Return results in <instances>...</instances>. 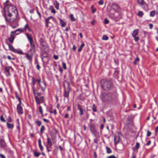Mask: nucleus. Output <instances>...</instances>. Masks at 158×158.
<instances>
[{"label":"nucleus","mask_w":158,"mask_h":158,"mask_svg":"<svg viewBox=\"0 0 158 158\" xmlns=\"http://www.w3.org/2000/svg\"><path fill=\"white\" fill-rule=\"evenodd\" d=\"M91 9L92 10V12L93 13H94L96 12V8H94V6H91Z\"/></svg>","instance_id":"obj_35"},{"label":"nucleus","mask_w":158,"mask_h":158,"mask_svg":"<svg viewBox=\"0 0 158 158\" xmlns=\"http://www.w3.org/2000/svg\"><path fill=\"white\" fill-rule=\"evenodd\" d=\"M9 5H10L9 4V1L8 0H7L5 2L3 3V5L5 8V6H8Z\"/></svg>","instance_id":"obj_39"},{"label":"nucleus","mask_w":158,"mask_h":158,"mask_svg":"<svg viewBox=\"0 0 158 158\" xmlns=\"http://www.w3.org/2000/svg\"><path fill=\"white\" fill-rule=\"evenodd\" d=\"M38 126H40L41 124V122L40 121H37L36 122Z\"/></svg>","instance_id":"obj_48"},{"label":"nucleus","mask_w":158,"mask_h":158,"mask_svg":"<svg viewBox=\"0 0 158 158\" xmlns=\"http://www.w3.org/2000/svg\"><path fill=\"white\" fill-rule=\"evenodd\" d=\"M11 12H7L6 11V14H5L6 15H7L10 17H12V15L11 13Z\"/></svg>","instance_id":"obj_45"},{"label":"nucleus","mask_w":158,"mask_h":158,"mask_svg":"<svg viewBox=\"0 0 158 158\" xmlns=\"http://www.w3.org/2000/svg\"><path fill=\"white\" fill-rule=\"evenodd\" d=\"M70 18L71 21H75L76 20L73 17V14H71L70 15Z\"/></svg>","instance_id":"obj_42"},{"label":"nucleus","mask_w":158,"mask_h":158,"mask_svg":"<svg viewBox=\"0 0 158 158\" xmlns=\"http://www.w3.org/2000/svg\"><path fill=\"white\" fill-rule=\"evenodd\" d=\"M143 13L141 11H139L138 12V15L140 17H141L143 16Z\"/></svg>","instance_id":"obj_46"},{"label":"nucleus","mask_w":158,"mask_h":158,"mask_svg":"<svg viewBox=\"0 0 158 158\" xmlns=\"http://www.w3.org/2000/svg\"><path fill=\"white\" fill-rule=\"evenodd\" d=\"M15 96L17 99H18L19 102V103H22L21 98L19 96V95L18 94L17 92L15 93Z\"/></svg>","instance_id":"obj_28"},{"label":"nucleus","mask_w":158,"mask_h":158,"mask_svg":"<svg viewBox=\"0 0 158 158\" xmlns=\"http://www.w3.org/2000/svg\"><path fill=\"white\" fill-rule=\"evenodd\" d=\"M0 120L2 122H6V120L4 119L2 115L1 116L0 118Z\"/></svg>","instance_id":"obj_38"},{"label":"nucleus","mask_w":158,"mask_h":158,"mask_svg":"<svg viewBox=\"0 0 158 158\" xmlns=\"http://www.w3.org/2000/svg\"><path fill=\"white\" fill-rule=\"evenodd\" d=\"M104 125L103 124H101L100 126V129L101 130L103 129L104 127Z\"/></svg>","instance_id":"obj_61"},{"label":"nucleus","mask_w":158,"mask_h":158,"mask_svg":"<svg viewBox=\"0 0 158 158\" xmlns=\"http://www.w3.org/2000/svg\"><path fill=\"white\" fill-rule=\"evenodd\" d=\"M7 58L9 60H10L11 59L13 60H15V58H11V57H10V56H7Z\"/></svg>","instance_id":"obj_57"},{"label":"nucleus","mask_w":158,"mask_h":158,"mask_svg":"<svg viewBox=\"0 0 158 158\" xmlns=\"http://www.w3.org/2000/svg\"><path fill=\"white\" fill-rule=\"evenodd\" d=\"M36 68L38 70H40V67L38 64V62H37V66H36Z\"/></svg>","instance_id":"obj_56"},{"label":"nucleus","mask_w":158,"mask_h":158,"mask_svg":"<svg viewBox=\"0 0 158 158\" xmlns=\"http://www.w3.org/2000/svg\"><path fill=\"white\" fill-rule=\"evenodd\" d=\"M7 44L9 46V49L10 50L13 52H14L15 53L18 52V51L17 50L15 49L12 45H10L8 43Z\"/></svg>","instance_id":"obj_17"},{"label":"nucleus","mask_w":158,"mask_h":158,"mask_svg":"<svg viewBox=\"0 0 158 158\" xmlns=\"http://www.w3.org/2000/svg\"><path fill=\"white\" fill-rule=\"evenodd\" d=\"M33 54L31 53V54L29 55L28 53L26 54V57L27 59L29 61L30 63H31Z\"/></svg>","instance_id":"obj_12"},{"label":"nucleus","mask_w":158,"mask_h":158,"mask_svg":"<svg viewBox=\"0 0 158 158\" xmlns=\"http://www.w3.org/2000/svg\"><path fill=\"white\" fill-rule=\"evenodd\" d=\"M109 23V20L107 19L106 18H105L104 19V23L105 24H107L108 23Z\"/></svg>","instance_id":"obj_51"},{"label":"nucleus","mask_w":158,"mask_h":158,"mask_svg":"<svg viewBox=\"0 0 158 158\" xmlns=\"http://www.w3.org/2000/svg\"><path fill=\"white\" fill-rule=\"evenodd\" d=\"M33 153L34 156L36 157H38L41 154L40 153L37 152L35 150L33 151Z\"/></svg>","instance_id":"obj_31"},{"label":"nucleus","mask_w":158,"mask_h":158,"mask_svg":"<svg viewBox=\"0 0 158 158\" xmlns=\"http://www.w3.org/2000/svg\"><path fill=\"white\" fill-rule=\"evenodd\" d=\"M57 131L56 129H52L51 132V136L52 139H54L56 136Z\"/></svg>","instance_id":"obj_13"},{"label":"nucleus","mask_w":158,"mask_h":158,"mask_svg":"<svg viewBox=\"0 0 158 158\" xmlns=\"http://www.w3.org/2000/svg\"><path fill=\"white\" fill-rule=\"evenodd\" d=\"M49 9L51 11V12L52 13H53L54 14H55L56 12V10H54L53 6H49Z\"/></svg>","instance_id":"obj_26"},{"label":"nucleus","mask_w":158,"mask_h":158,"mask_svg":"<svg viewBox=\"0 0 158 158\" xmlns=\"http://www.w3.org/2000/svg\"><path fill=\"white\" fill-rule=\"evenodd\" d=\"M35 99L37 104H39L41 103L44 102V97H41L39 98L36 96L35 97Z\"/></svg>","instance_id":"obj_8"},{"label":"nucleus","mask_w":158,"mask_h":158,"mask_svg":"<svg viewBox=\"0 0 158 158\" xmlns=\"http://www.w3.org/2000/svg\"><path fill=\"white\" fill-rule=\"evenodd\" d=\"M139 30L138 29H136L135 30L132 34V36L133 37H135L138 35L139 32Z\"/></svg>","instance_id":"obj_24"},{"label":"nucleus","mask_w":158,"mask_h":158,"mask_svg":"<svg viewBox=\"0 0 158 158\" xmlns=\"http://www.w3.org/2000/svg\"><path fill=\"white\" fill-rule=\"evenodd\" d=\"M36 82H37L36 79L34 77H33L32 78V83L33 84V88H34V85L35 83Z\"/></svg>","instance_id":"obj_33"},{"label":"nucleus","mask_w":158,"mask_h":158,"mask_svg":"<svg viewBox=\"0 0 158 158\" xmlns=\"http://www.w3.org/2000/svg\"><path fill=\"white\" fill-rule=\"evenodd\" d=\"M44 121L46 122V123H48L49 122V120L46 119H45V118H43V119Z\"/></svg>","instance_id":"obj_62"},{"label":"nucleus","mask_w":158,"mask_h":158,"mask_svg":"<svg viewBox=\"0 0 158 158\" xmlns=\"http://www.w3.org/2000/svg\"><path fill=\"white\" fill-rule=\"evenodd\" d=\"M92 109L94 112H96L97 111L96 107L95 106V104H93V107L92 108Z\"/></svg>","instance_id":"obj_44"},{"label":"nucleus","mask_w":158,"mask_h":158,"mask_svg":"<svg viewBox=\"0 0 158 158\" xmlns=\"http://www.w3.org/2000/svg\"><path fill=\"white\" fill-rule=\"evenodd\" d=\"M106 152L107 153L109 154V153H111L112 151H111V149L110 148H109L107 147H106Z\"/></svg>","instance_id":"obj_34"},{"label":"nucleus","mask_w":158,"mask_h":158,"mask_svg":"<svg viewBox=\"0 0 158 158\" xmlns=\"http://www.w3.org/2000/svg\"><path fill=\"white\" fill-rule=\"evenodd\" d=\"M120 140V137L118 135H115L114 137V142L115 145H116L118 143Z\"/></svg>","instance_id":"obj_19"},{"label":"nucleus","mask_w":158,"mask_h":158,"mask_svg":"<svg viewBox=\"0 0 158 158\" xmlns=\"http://www.w3.org/2000/svg\"><path fill=\"white\" fill-rule=\"evenodd\" d=\"M0 148L5 149L6 148V144L3 139H0Z\"/></svg>","instance_id":"obj_10"},{"label":"nucleus","mask_w":158,"mask_h":158,"mask_svg":"<svg viewBox=\"0 0 158 158\" xmlns=\"http://www.w3.org/2000/svg\"><path fill=\"white\" fill-rule=\"evenodd\" d=\"M151 135V132L149 131H147V136L148 137L150 136Z\"/></svg>","instance_id":"obj_54"},{"label":"nucleus","mask_w":158,"mask_h":158,"mask_svg":"<svg viewBox=\"0 0 158 158\" xmlns=\"http://www.w3.org/2000/svg\"><path fill=\"white\" fill-rule=\"evenodd\" d=\"M62 64L63 68L64 69H66V64L64 62H62Z\"/></svg>","instance_id":"obj_49"},{"label":"nucleus","mask_w":158,"mask_h":158,"mask_svg":"<svg viewBox=\"0 0 158 158\" xmlns=\"http://www.w3.org/2000/svg\"><path fill=\"white\" fill-rule=\"evenodd\" d=\"M21 32H23V29H22V28H19L14 31H11V33H13L14 34H15L16 35H18Z\"/></svg>","instance_id":"obj_15"},{"label":"nucleus","mask_w":158,"mask_h":158,"mask_svg":"<svg viewBox=\"0 0 158 158\" xmlns=\"http://www.w3.org/2000/svg\"><path fill=\"white\" fill-rule=\"evenodd\" d=\"M44 125H42L40 130V132L41 134L43 133V131H44Z\"/></svg>","instance_id":"obj_41"},{"label":"nucleus","mask_w":158,"mask_h":158,"mask_svg":"<svg viewBox=\"0 0 158 158\" xmlns=\"http://www.w3.org/2000/svg\"><path fill=\"white\" fill-rule=\"evenodd\" d=\"M15 37L14 36V34L11 32L10 35V37L9 38V40L10 42L12 43H13Z\"/></svg>","instance_id":"obj_22"},{"label":"nucleus","mask_w":158,"mask_h":158,"mask_svg":"<svg viewBox=\"0 0 158 158\" xmlns=\"http://www.w3.org/2000/svg\"><path fill=\"white\" fill-rule=\"evenodd\" d=\"M54 4L55 6V7L56 9H59V3L57 1L55 0L54 2Z\"/></svg>","instance_id":"obj_25"},{"label":"nucleus","mask_w":158,"mask_h":158,"mask_svg":"<svg viewBox=\"0 0 158 158\" xmlns=\"http://www.w3.org/2000/svg\"><path fill=\"white\" fill-rule=\"evenodd\" d=\"M112 8L114 10H117L119 8L118 6L116 4L113 3L112 5Z\"/></svg>","instance_id":"obj_30"},{"label":"nucleus","mask_w":158,"mask_h":158,"mask_svg":"<svg viewBox=\"0 0 158 158\" xmlns=\"http://www.w3.org/2000/svg\"><path fill=\"white\" fill-rule=\"evenodd\" d=\"M35 47H30V48L29 50V52L31 53H33V54L35 52Z\"/></svg>","instance_id":"obj_32"},{"label":"nucleus","mask_w":158,"mask_h":158,"mask_svg":"<svg viewBox=\"0 0 158 158\" xmlns=\"http://www.w3.org/2000/svg\"><path fill=\"white\" fill-rule=\"evenodd\" d=\"M102 88L105 91H109L114 87L113 79L111 78H104L100 81Z\"/></svg>","instance_id":"obj_2"},{"label":"nucleus","mask_w":158,"mask_h":158,"mask_svg":"<svg viewBox=\"0 0 158 158\" xmlns=\"http://www.w3.org/2000/svg\"><path fill=\"white\" fill-rule=\"evenodd\" d=\"M7 120L8 122H11L12 121V119L10 116L8 117Z\"/></svg>","instance_id":"obj_50"},{"label":"nucleus","mask_w":158,"mask_h":158,"mask_svg":"<svg viewBox=\"0 0 158 158\" xmlns=\"http://www.w3.org/2000/svg\"><path fill=\"white\" fill-rule=\"evenodd\" d=\"M101 100L109 104H113L117 100V94L115 92L102 93L100 95Z\"/></svg>","instance_id":"obj_1"},{"label":"nucleus","mask_w":158,"mask_h":158,"mask_svg":"<svg viewBox=\"0 0 158 158\" xmlns=\"http://www.w3.org/2000/svg\"><path fill=\"white\" fill-rule=\"evenodd\" d=\"M133 37L134 38V40L136 42L137 41L139 40V38L138 36H135V37Z\"/></svg>","instance_id":"obj_53"},{"label":"nucleus","mask_w":158,"mask_h":158,"mask_svg":"<svg viewBox=\"0 0 158 158\" xmlns=\"http://www.w3.org/2000/svg\"><path fill=\"white\" fill-rule=\"evenodd\" d=\"M67 89H66L65 86L64 85V95L65 97H66L68 98L69 97V94L70 91V88L69 86V83L67 82Z\"/></svg>","instance_id":"obj_4"},{"label":"nucleus","mask_w":158,"mask_h":158,"mask_svg":"<svg viewBox=\"0 0 158 158\" xmlns=\"http://www.w3.org/2000/svg\"><path fill=\"white\" fill-rule=\"evenodd\" d=\"M109 39V37L106 35H104L103 36L102 39L103 40H107Z\"/></svg>","instance_id":"obj_40"},{"label":"nucleus","mask_w":158,"mask_h":158,"mask_svg":"<svg viewBox=\"0 0 158 158\" xmlns=\"http://www.w3.org/2000/svg\"><path fill=\"white\" fill-rule=\"evenodd\" d=\"M39 41L40 44L43 47H45L47 46V44L45 40L42 38H40Z\"/></svg>","instance_id":"obj_14"},{"label":"nucleus","mask_w":158,"mask_h":158,"mask_svg":"<svg viewBox=\"0 0 158 158\" xmlns=\"http://www.w3.org/2000/svg\"><path fill=\"white\" fill-rule=\"evenodd\" d=\"M155 15V11L154 10L152 11L150 14V15L151 17H153Z\"/></svg>","instance_id":"obj_37"},{"label":"nucleus","mask_w":158,"mask_h":158,"mask_svg":"<svg viewBox=\"0 0 158 158\" xmlns=\"http://www.w3.org/2000/svg\"><path fill=\"white\" fill-rule=\"evenodd\" d=\"M89 126L90 128V130L91 133L93 134L95 136L97 135V128L95 125L94 123L90 124Z\"/></svg>","instance_id":"obj_5"},{"label":"nucleus","mask_w":158,"mask_h":158,"mask_svg":"<svg viewBox=\"0 0 158 158\" xmlns=\"http://www.w3.org/2000/svg\"><path fill=\"white\" fill-rule=\"evenodd\" d=\"M53 58L56 60H57L58 58V57L56 55H54L53 56Z\"/></svg>","instance_id":"obj_63"},{"label":"nucleus","mask_w":158,"mask_h":158,"mask_svg":"<svg viewBox=\"0 0 158 158\" xmlns=\"http://www.w3.org/2000/svg\"><path fill=\"white\" fill-rule=\"evenodd\" d=\"M7 126L9 129H12L14 127L13 124L9 123H6Z\"/></svg>","instance_id":"obj_29"},{"label":"nucleus","mask_w":158,"mask_h":158,"mask_svg":"<svg viewBox=\"0 0 158 158\" xmlns=\"http://www.w3.org/2000/svg\"><path fill=\"white\" fill-rule=\"evenodd\" d=\"M36 81L38 83V85L41 87V89L43 91H44L46 88V84L45 82L43 81L44 85L41 86L40 84L41 81V79L40 78L36 80Z\"/></svg>","instance_id":"obj_9"},{"label":"nucleus","mask_w":158,"mask_h":158,"mask_svg":"<svg viewBox=\"0 0 158 158\" xmlns=\"http://www.w3.org/2000/svg\"><path fill=\"white\" fill-rule=\"evenodd\" d=\"M10 69H12L11 66H7L4 68L5 71L6 73V76L7 77H9L11 75L10 72Z\"/></svg>","instance_id":"obj_11"},{"label":"nucleus","mask_w":158,"mask_h":158,"mask_svg":"<svg viewBox=\"0 0 158 158\" xmlns=\"http://www.w3.org/2000/svg\"><path fill=\"white\" fill-rule=\"evenodd\" d=\"M22 103H18L16 109L17 113L19 114H23V112L22 107L21 106Z\"/></svg>","instance_id":"obj_7"},{"label":"nucleus","mask_w":158,"mask_h":158,"mask_svg":"<svg viewBox=\"0 0 158 158\" xmlns=\"http://www.w3.org/2000/svg\"><path fill=\"white\" fill-rule=\"evenodd\" d=\"M39 112L41 114L42 116L43 115V111L42 108V107L41 106H40L39 107Z\"/></svg>","instance_id":"obj_36"},{"label":"nucleus","mask_w":158,"mask_h":158,"mask_svg":"<svg viewBox=\"0 0 158 158\" xmlns=\"http://www.w3.org/2000/svg\"><path fill=\"white\" fill-rule=\"evenodd\" d=\"M0 157L1 158H6L5 156L2 154H0Z\"/></svg>","instance_id":"obj_60"},{"label":"nucleus","mask_w":158,"mask_h":158,"mask_svg":"<svg viewBox=\"0 0 158 158\" xmlns=\"http://www.w3.org/2000/svg\"><path fill=\"white\" fill-rule=\"evenodd\" d=\"M52 140L49 138H48L47 145L46 146V147L48 152H49L51 151V149L52 148Z\"/></svg>","instance_id":"obj_6"},{"label":"nucleus","mask_w":158,"mask_h":158,"mask_svg":"<svg viewBox=\"0 0 158 158\" xmlns=\"http://www.w3.org/2000/svg\"><path fill=\"white\" fill-rule=\"evenodd\" d=\"M30 45V47H35V45L34 43V41H33L29 42Z\"/></svg>","instance_id":"obj_47"},{"label":"nucleus","mask_w":158,"mask_h":158,"mask_svg":"<svg viewBox=\"0 0 158 158\" xmlns=\"http://www.w3.org/2000/svg\"><path fill=\"white\" fill-rule=\"evenodd\" d=\"M38 145L39 148H40L41 151H42L43 150V147L41 145V140L40 139H39L38 140Z\"/></svg>","instance_id":"obj_23"},{"label":"nucleus","mask_w":158,"mask_h":158,"mask_svg":"<svg viewBox=\"0 0 158 158\" xmlns=\"http://www.w3.org/2000/svg\"><path fill=\"white\" fill-rule=\"evenodd\" d=\"M22 29H23V32L24 31L27 30L29 31H31V29L30 28V27L28 26V24L27 23L25 26L24 27V28H22Z\"/></svg>","instance_id":"obj_21"},{"label":"nucleus","mask_w":158,"mask_h":158,"mask_svg":"<svg viewBox=\"0 0 158 158\" xmlns=\"http://www.w3.org/2000/svg\"><path fill=\"white\" fill-rule=\"evenodd\" d=\"M137 3L138 4L142 6H145L146 5V3L144 0H137Z\"/></svg>","instance_id":"obj_18"},{"label":"nucleus","mask_w":158,"mask_h":158,"mask_svg":"<svg viewBox=\"0 0 158 158\" xmlns=\"http://www.w3.org/2000/svg\"><path fill=\"white\" fill-rule=\"evenodd\" d=\"M149 28L150 29H152V28L153 27V24L152 23H150L149 24Z\"/></svg>","instance_id":"obj_59"},{"label":"nucleus","mask_w":158,"mask_h":158,"mask_svg":"<svg viewBox=\"0 0 158 158\" xmlns=\"http://www.w3.org/2000/svg\"><path fill=\"white\" fill-rule=\"evenodd\" d=\"M139 59L138 57H137L135 60L134 63L135 65L137 64V62H138L139 61Z\"/></svg>","instance_id":"obj_43"},{"label":"nucleus","mask_w":158,"mask_h":158,"mask_svg":"<svg viewBox=\"0 0 158 158\" xmlns=\"http://www.w3.org/2000/svg\"><path fill=\"white\" fill-rule=\"evenodd\" d=\"M59 20L60 21V24L62 27H64L66 25V23L62 19L59 18Z\"/></svg>","instance_id":"obj_27"},{"label":"nucleus","mask_w":158,"mask_h":158,"mask_svg":"<svg viewBox=\"0 0 158 158\" xmlns=\"http://www.w3.org/2000/svg\"><path fill=\"white\" fill-rule=\"evenodd\" d=\"M139 145L140 144L139 143H136V145L135 146V148H136V149H138L139 148Z\"/></svg>","instance_id":"obj_52"},{"label":"nucleus","mask_w":158,"mask_h":158,"mask_svg":"<svg viewBox=\"0 0 158 158\" xmlns=\"http://www.w3.org/2000/svg\"><path fill=\"white\" fill-rule=\"evenodd\" d=\"M77 109L79 110V115H82L83 114V111L81 106L79 104H77Z\"/></svg>","instance_id":"obj_16"},{"label":"nucleus","mask_w":158,"mask_h":158,"mask_svg":"<svg viewBox=\"0 0 158 158\" xmlns=\"http://www.w3.org/2000/svg\"><path fill=\"white\" fill-rule=\"evenodd\" d=\"M107 158H116L114 155H112L108 157Z\"/></svg>","instance_id":"obj_58"},{"label":"nucleus","mask_w":158,"mask_h":158,"mask_svg":"<svg viewBox=\"0 0 158 158\" xmlns=\"http://www.w3.org/2000/svg\"><path fill=\"white\" fill-rule=\"evenodd\" d=\"M5 13L6 14V11L11 12L15 14L17 13V10L15 7L12 5H9L8 6H5L4 8Z\"/></svg>","instance_id":"obj_3"},{"label":"nucleus","mask_w":158,"mask_h":158,"mask_svg":"<svg viewBox=\"0 0 158 158\" xmlns=\"http://www.w3.org/2000/svg\"><path fill=\"white\" fill-rule=\"evenodd\" d=\"M26 35L29 42L33 41L32 35L31 34H29L28 33H27L26 34Z\"/></svg>","instance_id":"obj_20"},{"label":"nucleus","mask_w":158,"mask_h":158,"mask_svg":"<svg viewBox=\"0 0 158 158\" xmlns=\"http://www.w3.org/2000/svg\"><path fill=\"white\" fill-rule=\"evenodd\" d=\"M151 143V141L150 140H149L148 142L147 143V144H146V145L147 146H148L149 145L150 143Z\"/></svg>","instance_id":"obj_64"},{"label":"nucleus","mask_w":158,"mask_h":158,"mask_svg":"<svg viewBox=\"0 0 158 158\" xmlns=\"http://www.w3.org/2000/svg\"><path fill=\"white\" fill-rule=\"evenodd\" d=\"M103 1L102 0H101L99 1L98 4L100 5H102L103 4Z\"/></svg>","instance_id":"obj_55"}]
</instances>
